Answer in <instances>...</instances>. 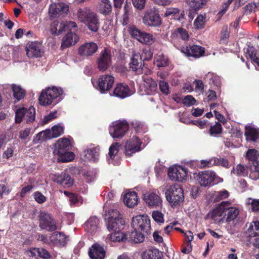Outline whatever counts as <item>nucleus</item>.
Wrapping results in <instances>:
<instances>
[{
	"mask_svg": "<svg viewBox=\"0 0 259 259\" xmlns=\"http://www.w3.org/2000/svg\"><path fill=\"white\" fill-rule=\"evenodd\" d=\"M142 144L141 140L136 136H133L125 144V154L131 156L134 153L141 150Z\"/></svg>",
	"mask_w": 259,
	"mask_h": 259,
	"instance_id": "nucleus-16",
	"label": "nucleus"
},
{
	"mask_svg": "<svg viewBox=\"0 0 259 259\" xmlns=\"http://www.w3.org/2000/svg\"><path fill=\"white\" fill-rule=\"evenodd\" d=\"M257 151L255 149H249L246 152V157L249 160V177L256 180L259 179V160Z\"/></svg>",
	"mask_w": 259,
	"mask_h": 259,
	"instance_id": "nucleus-6",
	"label": "nucleus"
},
{
	"mask_svg": "<svg viewBox=\"0 0 259 259\" xmlns=\"http://www.w3.org/2000/svg\"><path fill=\"white\" fill-rule=\"evenodd\" d=\"M193 177L199 183L201 186L207 187L214 185L216 174L213 171L205 170L198 173H194Z\"/></svg>",
	"mask_w": 259,
	"mask_h": 259,
	"instance_id": "nucleus-11",
	"label": "nucleus"
},
{
	"mask_svg": "<svg viewBox=\"0 0 259 259\" xmlns=\"http://www.w3.org/2000/svg\"><path fill=\"white\" fill-rule=\"evenodd\" d=\"M131 9V7L130 5L127 4V3L124 5V14L122 15V24L123 25H126L129 22V16H130V12Z\"/></svg>",
	"mask_w": 259,
	"mask_h": 259,
	"instance_id": "nucleus-51",
	"label": "nucleus"
},
{
	"mask_svg": "<svg viewBox=\"0 0 259 259\" xmlns=\"http://www.w3.org/2000/svg\"><path fill=\"white\" fill-rule=\"evenodd\" d=\"M51 244L58 246H65L68 241V237L61 232H55L51 235Z\"/></svg>",
	"mask_w": 259,
	"mask_h": 259,
	"instance_id": "nucleus-23",
	"label": "nucleus"
},
{
	"mask_svg": "<svg viewBox=\"0 0 259 259\" xmlns=\"http://www.w3.org/2000/svg\"><path fill=\"white\" fill-rule=\"evenodd\" d=\"M37 138L38 140L41 141H44L48 139L53 138V135L52 134V131L48 129L39 132L37 135Z\"/></svg>",
	"mask_w": 259,
	"mask_h": 259,
	"instance_id": "nucleus-48",
	"label": "nucleus"
},
{
	"mask_svg": "<svg viewBox=\"0 0 259 259\" xmlns=\"http://www.w3.org/2000/svg\"><path fill=\"white\" fill-rule=\"evenodd\" d=\"M205 17L200 15H199L195 20L194 25L196 29H200L204 27Z\"/></svg>",
	"mask_w": 259,
	"mask_h": 259,
	"instance_id": "nucleus-55",
	"label": "nucleus"
},
{
	"mask_svg": "<svg viewBox=\"0 0 259 259\" xmlns=\"http://www.w3.org/2000/svg\"><path fill=\"white\" fill-rule=\"evenodd\" d=\"M206 78H209L210 80L209 83H212L216 86H219L220 84L219 77L214 75L213 73H208L206 75Z\"/></svg>",
	"mask_w": 259,
	"mask_h": 259,
	"instance_id": "nucleus-59",
	"label": "nucleus"
},
{
	"mask_svg": "<svg viewBox=\"0 0 259 259\" xmlns=\"http://www.w3.org/2000/svg\"><path fill=\"white\" fill-rule=\"evenodd\" d=\"M113 95L121 99L125 98L131 95V91L127 84L119 83L113 90Z\"/></svg>",
	"mask_w": 259,
	"mask_h": 259,
	"instance_id": "nucleus-21",
	"label": "nucleus"
},
{
	"mask_svg": "<svg viewBox=\"0 0 259 259\" xmlns=\"http://www.w3.org/2000/svg\"><path fill=\"white\" fill-rule=\"evenodd\" d=\"M224 211H209L207 214L208 218H211L212 220L219 222L223 219Z\"/></svg>",
	"mask_w": 259,
	"mask_h": 259,
	"instance_id": "nucleus-53",
	"label": "nucleus"
},
{
	"mask_svg": "<svg viewBox=\"0 0 259 259\" xmlns=\"http://www.w3.org/2000/svg\"><path fill=\"white\" fill-rule=\"evenodd\" d=\"M214 165H221L226 168L230 167L228 160L223 158H214Z\"/></svg>",
	"mask_w": 259,
	"mask_h": 259,
	"instance_id": "nucleus-58",
	"label": "nucleus"
},
{
	"mask_svg": "<svg viewBox=\"0 0 259 259\" xmlns=\"http://www.w3.org/2000/svg\"><path fill=\"white\" fill-rule=\"evenodd\" d=\"M142 19L145 25L151 27L159 26L162 22L158 13L153 10L146 12Z\"/></svg>",
	"mask_w": 259,
	"mask_h": 259,
	"instance_id": "nucleus-14",
	"label": "nucleus"
},
{
	"mask_svg": "<svg viewBox=\"0 0 259 259\" xmlns=\"http://www.w3.org/2000/svg\"><path fill=\"white\" fill-rule=\"evenodd\" d=\"M54 181L64 187H69L73 184V180L70 176L65 172H62L60 175H55Z\"/></svg>",
	"mask_w": 259,
	"mask_h": 259,
	"instance_id": "nucleus-24",
	"label": "nucleus"
},
{
	"mask_svg": "<svg viewBox=\"0 0 259 259\" xmlns=\"http://www.w3.org/2000/svg\"><path fill=\"white\" fill-rule=\"evenodd\" d=\"M195 103L196 100L191 95L186 96L183 100V103L187 107L193 105Z\"/></svg>",
	"mask_w": 259,
	"mask_h": 259,
	"instance_id": "nucleus-61",
	"label": "nucleus"
},
{
	"mask_svg": "<svg viewBox=\"0 0 259 259\" xmlns=\"http://www.w3.org/2000/svg\"><path fill=\"white\" fill-rule=\"evenodd\" d=\"M259 7V3H250L246 5L244 8L245 13L250 14L253 11L255 12V9Z\"/></svg>",
	"mask_w": 259,
	"mask_h": 259,
	"instance_id": "nucleus-56",
	"label": "nucleus"
},
{
	"mask_svg": "<svg viewBox=\"0 0 259 259\" xmlns=\"http://www.w3.org/2000/svg\"><path fill=\"white\" fill-rule=\"evenodd\" d=\"M63 91L61 88L53 87L42 90L39 97L38 101L40 105L48 106L52 104L56 105L62 100Z\"/></svg>",
	"mask_w": 259,
	"mask_h": 259,
	"instance_id": "nucleus-2",
	"label": "nucleus"
},
{
	"mask_svg": "<svg viewBox=\"0 0 259 259\" xmlns=\"http://www.w3.org/2000/svg\"><path fill=\"white\" fill-rule=\"evenodd\" d=\"M119 147L120 145L117 142L113 143L110 147L108 154L111 159H113L118 153Z\"/></svg>",
	"mask_w": 259,
	"mask_h": 259,
	"instance_id": "nucleus-49",
	"label": "nucleus"
},
{
	"mask_svg": "<svg viewBox=\"0 0 259 259\" xmlns=\"http://www.w3.org/2000/svg\"><path fill=\"white\" fill-rule=\"evenodd\" d=\"M92 83L93 87L101 94H106L112 88L114 82V77L108 74L100 75L97 79H92Z\"/></svg>",
	"mask_w": 259,
	"mask_h": 259,
	"instance_id": "nucleus-5",
	"label": "nucleus"
},
{
	"mask_svg": "<svg viewBox=\"0 0 259 259\" xmlns=\"http://www.w3.org/2000/svg\"><path fill=\"white\" fill-rule=\"evenodd\" d=\"M25 51L29 58H38L42 56L41 44L38 41H29L26 45Z\"/></svg>",
	"mask_w": 259,
	"mask_h": 259,
	"instance_id": "nucleus-17",
	"label": "nucleus"
},
{
	"mask_svg": "<svg viewBox=\"0 0 259 259\" xmlns=\"http://www.w3.org/2000/svg\"><path fill=\"white\" fill-rule=\"evenodd\" d=\"M156 251H154L151 249L147 250L141 254L142 259H161L157 255Z\"/></svg>",
	"mask_w": 259,
	"mask_h": 259,
	"instance_id": "nucleus-47",
	"label": "nucleus"
},
{
	"mask_svg": "<svg viewBox=\"0 0 259 259\" xmlns=\"http://www.w3.org/2000/svg\"><path fill=\"white\" fill-rule=\"evenodd\" d=\"M57 111L51 112L48 115H46L44 116L43 120H42L43 123L44 124L48 123L50 121L56 118L57 117Z\"/></svg>",
	"mask_w": 259,
	"mask_h": 259,
	"instance_id": "nucleus-62",
	"label": "nucleus"
},
{
	"mask_svg": "<svg viewBox=\"0 0 259 259\" xmlns=\"http://www.w3.org/2000/svg\"><path fill=\"white\" fill-rule=\"evenodd\" d=\"M223 128L221 124L219 122H216L214 125L210 126L208 133L210 136L216 137L221 134Z\"/></svg>",
	"mask_w": 259,
	"mask_h": 259,
	"instance_id": "nucleus-41",
	"label": "nucleus"
},
{
	"mask_svg": "<svg viewBox=\"0 0 259 259\" xmlns=\"http://www.w3.org/2000/svg\"><path fill=\"white\" fill-rule=\"evenodd\" d=\"M98 47L93 42H87L81 45L78 49V54L81 56H91L97 51Z\"/></svg>",
	"mask_w": 259,
	"mask_h": 259,
	"instance_id": "nucleus-19",
	"label": "nucleus"
},
{
	"mask_svg": "<svg viewBox=\"0 0 259 259\" xmlns=\"http://www.w3.org/2000/svg\"><path fill=\"white\" fill-rule=\"evenodd\" d=\"M152 218L154 220L159 223H164V215L161 211H153Z\"/></svg>",
	"mask_w": 259,
	"mask_h": 259,
	"instance_id": "nucleus-60",
	"label": "nucleus"
},
{
	"mask_svg": "<svg viewBox=\"0 0 259 259\" xmlns=\"http://www.w3.org/2000/svg\"><path fill=\"white\" fill-rule=\"evenodd\" d=\"M181 52L187 57L196 59L204 56L205 49L200 46L194 45L182 47Z\"/></svg>",
	"mask_w": 259,
	"mask_h": 259,
	"instance_id": "nucleus-15",
	"label": "nucleus"
},
{
	"mask_svg": "<svg viewBox=\"0 0 259 259\" xmlns=\"http://www.w3.org/2000/svg\"><path fill=\"white\" fill-rule=\"evenodd\" d=\"M78 20L83 23L92 32H97L100 28V23L96 13L87 8H80L77 12Z\"/></svg>",
	"mask_w": 259,
	"mask_h": 259,
	"instance_id": "nucleus-1",
	"label": "nucleus"
},
{
	"mask_svg": "<svg viewBox=\"0 0 259 259\" xmlns=\"http://www.w3.org/2000/svg\"><path fill=\"white\" fill-rule=\"evenodd\" d=\"M113 232L109 235V239L112 242H120L123 240L124 235L120 230L113 231Z\"/></svg>",
	"mask_w": 259,
	"mask_h": 259,
	"instance_id": "nucleus-45",
	"label": "nucleus"
},
{
	"mask_svg": "<svg viewBox=\"0 0 259 259\" xmlns=\"http://www.w3.org/2000/svg\"><path fill=\"white\" fill-rule=\"evenodd\" d=\"M189 5L191 11H196L205 5L207 0H185Z\"/></svg>",
	"mask_w": 259,
	"mask_h": 259,
	"instance_id": "nucleus-35",
	"label": "nucleus"
},
{
	"mask_svg": "<svg viewBox=\"0 0 259 259\" xmlns=\"http://www.w3.org/2000/svg\"><path fill=\"white\" fill-rule=\"evenodd\" d=\"M144 85L147 89L148 94L152 95L157 92V84L152 78L148 77L145 79Z\"/></svg>",
	"mask_w": 259,
	"mask_h": 259,
	"instance_id": "nucleus-31",
	"label": "nucleus"
},
{
	"mask_svg": "<svg viewBox=\"0 0 259 259\" xmlns=\"http://www.w3.org/2000/svg\"><path fill=\"white\" fill-rule=\"evenodd\" d=\"M246 53L254 65L259 67V51L257 52L255 48L252 46L248 45L246 50Z\"/></svg>",
	"mask_w": 259,
	"mask_h": 259,
	"instance_id": "nucleus-30",
	"label": "nucleus"
},
{
	"mask_svg": "<svg viewBox=\"0 0 259 259\" xmlns=\"http://www.w3.org/2000/svg\"><path fill=\"white\" fill-rule=\"evenodd\" d=\"M245 136L247 141L255 142L259 137V130L249 126L245 127Z\"/></svg>",
	"mask_w": 259,
	"mask_h": 259,
	"instance_id": "nucleus-29",
	"label": "nucleus"
},
{
	"mask_svg": "<svg viewBox=\"0 0 259 259\" xmlns=\"http://www.w3.org/2000/svg\"><path fill=\"white\" fill-rule=\"evenodd\" d=\"M26 114V108L22 107L17 109L15 113V122L20 123L22 121L23 118L25 119Z\"/></svg>",
	"mask_w": 259,
	"mask_h": 259,
	"instance_id": "nucleus-50",
	"label": "nucleus"
},
{
	"mask_svg": "<svg viewBox=\"0 0 259 259\" xmlns=\"http://www.w3.org/2000/svg\"><path fill=\"white\" fill-rule=\"evenodd\" d=\"M248 204H251V210H259V199L248 198Z\"/></svg>",
	"mask_w": 259,
	"mask_h": 259,
	"instance_id": "nucleus-64",
	"label": "nucleus"
},
{
	"mask_svg": "<svg viewBox=\"0 0 259 259\" xmlns=\"http://www.w3.org/2000/svg\"><path fill=\"white\" fill-rule=\"evenodd\" d=\"M112 63V55L111 50L104 48L100 52L96 60L97 68L100 71H105Z\"/></svg>",
	"mask_w": 259,
	"mask_h": 259,
	"instance_id": "nucleus-8",
	"label": "nucleus"
},
{
	"mask_svg": "<svg viewBox=\"0 0 259 259\" xmlns=\"http://www.w3.org/2000/svg\"><path fill=\"white\" fill-rule=\"evenodd\" d=\"M249 237H254L259 235V222L254 221L251 223L247 229Z\"/></svg>",
	"mask_w": 259,
	"mask_h": 259,
	"instance_id": "nucleus-39",
	"label": "nucleus"
},
{
	"mask_svg": "<svg viewBox=\"0 0 259 259\" xmlns=\"http://www.w3.org/2000/svg\"><path fill=\"white\" fill-rule=\"evenodd\" d=\"M229 196V192L226 190L218 191L215 193L214 201L219 202L223 199L227 198Z\"/></svg>",
	"mask_w": 259,
	"mask_h": 259,
	"instance_id": "nucleus-52",
	"label": "nucleus"
},
{
	"mask_svg": "<svg viewBox=\"0 0 259 259\" xmlns=\"http://www.w3.org/2000/svg\"><path fill=\"white\" fill-rule=\"evenodd\" d=\"M70 147L71 145L69 140L66 138H61L55 144L53 153L54 154H56L67 151L70 150Z\"/></svg>",
	"mask_w": 259,
	"mask_h": 259,
	"instance_id": "nucleus-25",
	"label": "nucleus"
},
{
	"mask_svg": "<svg viewBox=\"0 0 259 259\" xmlns=\"http://www.w3.org/2000/svg\"><path fill=\"white\" fill-rule=\"evenodd\" d=\"M100 149L98 147L88 149L84 151L85 160L96 162L99 157Z\"/></svg>",
	"mask_w": 259,
	"mask_h": 259,
	"instance_id": "nucleus-27",
	"label": "nucleus"
},
{
	"mask_svg": "<svg viewBox=\"0 0 259 259\" xmlns=\"http://www.w3.org/2000/svg\"><path fill=\"white\" fill-rule=\"evenodd\" d=\"M58 156L59 161L62 162H67L71 161L74 158L75 155L73 152L69 151H64L60 153L56 154Z\"/></svg>",
	"mask_w": 259,
	"mask_h": 259,
	"instance_id": "nucleus-33",
	"label": "nucleus"
},
{
	"mask_svg": "<svg viewBox=\"0 0 259 259\" xmlns=\"http://www.w3.org/2000/svg\"><path fill=\"white\" fill-rule=\"evenodd\" d=\"M143 232L135 230L131 233L130 238L135 243L142 242L144 240V235Z\"/></svg>",
	"mask_w": 259,
	"mask_h": 259,
	"instance_id": "nucleus-42",
	"label": "nucleus"
},
{
	"mask_svg": "<svg viewBox=\"0 0 259 259\" xmlns=\"http://www.w3.org/2000/svg\"><path fill=\"white\" fill-rule=\"evenodd\" d=\"M89 254L92 259H104L106 251L102 246L99 244L96 243L90 248Z\"/></svg>",
	"mask_w": 259,
	"mask_h": 259,
	"instance_id": "nucleus-20",
	"label": "nucleus"
},
{
	"mask_svg": "<svg viewBox=\"0 0 259 259\" xmlns=\"http://www.w3.org/2000/svg\"><path fill=\"white\" fill-rule=\"evenodd\" d=\"M77 28V25L75 22L73 21H68L66 23H60V30L61 32H73L76 30Z\"/></svg>",
	"mask_w": 259,
	"mask_h": 259,
	"instance_id": "nucleus-37",
	"label": "nucleus"
},
{
	"mask_svg": "<svg viewBox=\"0 0 259 259\" xmlns=\"http://www.w3.org/2000/svg\"><path fill=\"white\" fill-rule=\"evenodd\" d=\"M139 56L135 55H134L131 59V62L130 63V68L136 71L137 74L142 73V68H141L142 63L138 61Z\"/></svg>",
	"mask_w": 259,
	"mask_h": 259,
	"instance_id": "nucleus-34",
	"label": "nucleus"
},
{
	"mask_svg": "<svg viewBox=\"0 0 259 259\" xmlns=\"http://www.w3.org/2000/svg\"><path fill=\"white\" fill-rule=\"evenodd\" d=\"M79 39V37L73 32H68L62 39V42L61 48L62 49L71 47L77 43Z\"/></svg>",
	"mask_w": 259,
	"mask_h": 259,
	"instance_id": "nucleus-22",
	"label": "nucleus"
},
{
	"mask_svg": "<svg viewBox=\"0 0 259 259\" xmlns=\"http://www.w3.org/2000/svg\"><path fill=\"white\" fill-rule=\"evenodd\" d=\"M118 212L119 211H105L103 214L109 231H116L123 228L124 221Z\"/></svg>",
	"mask_w": 259,
	"mask_h": 259,
	"instance_id": "nucleus-3",
	"label": "nucleus"
},
{
	"mask_svg": "<svg viewBox=\"0 0 259 259\" xmlns=\"http://www.w3.org/2000/svg\"><path fill=\"white\" fill-rule=\"evenodd\" d=\"M112 10V6L109 0H101L99 6L100 12L105 15H108Z\"/></svg>",
	"mask_w": 259,
	"mask_h": 259,
	"instance_id": "nucleus-38",
	"label": "nucleus"
},
{
	"mask_svg": "<svg viewBox=\"0 0 259 259\" xmlns=\"http://www.w3.org/2000/svg\"><path fill=\"white\" fill-rule=\"evenodd\" d=\"M156 66L159 67H164L169 65V60L167 56L163 53L158 54L155 58Z\"/></svg>",
	"mask_w": 259,
	"mask_h": 259,
	"instance_id": "nucleus-36",
	"label": "nucleus"
},
{
	"mask_svg": "<svg viewBox=\"0 0 259 259\" xmlns=\"http://www.w3.org/2000/svg\"><path fill=\"white\" fill-rule=\"evenodd\" d=\"M132 226L134 229L148 234L151 229L150 219L146 214H140L133 217Z\"/></svg>",
	"mask_w": 259,
	"mask_h": 259,
	"instance_id": "nucleus-7",
	"label": "nucleus"
},
{
	"mask_svg": "<svg viewBox=\"0 0 259 259\" xmlns=\"http://www.w3.org/2000/svg\"><path fill=\"white\" fill-rule=\"evenodd\" d=\"M187 174V169L181 166L169 168L168 170V176L174 181L183 182L186 180Z\"/></svg>",
	"mask_w": 259,
	"mask_h": 259,
	"instance_id": "nucleus-12",
	"label": "nucleus"
},
{
	"mask_svg": "<svg viewBox=\"0 0 259 259\" xmlns=\"http://www.w3.org/2000/svg\"><path fill=\"white\" fill-rule=\"evenodd\" d=\"M238 210V209L235 207L231 206V202L229 201H222L219 203L216 208L213 209L212 210Z\"/></svg>",
	"mask_w": 259,
	"mask_h": 259,
	"instance_id": "nucleus-40",
	"label": "nucleus"
},
{
	"mask_svg": "<svg viewBox=\"0 0 259 259\" xmlns=\"http://www.w3.org/2000/svg\"><path fill=\"white\" fill-rule=\"evenodd\" d=\"M64 194L69 197L71 205H77L79 202L78 196L77 194L67 191H65Z\"/></svg>",
	"mask_w": 259,
	"mask_h": 259,
	"instance_id": "nucleus-57",
	"label": "nucleus"
},
{
	"mask_svg": "<svg viewBox=\"0 0 259 259\" xmlns=\"http://www.w3.org/2000/svg\"><path fill=\"white\" fill-rule=\"evenodd\" d=\"M39 226L42 229L53 231L57 229L55 221L46 211H40Z\"/></svg>",
	"mask_w": 259,
	"mask_h": 259,
	"instance_id": "nucleus-13",
	"label": "nucleus"
},
{
	"mask_svg": "<svg viewBox=\"0 0 259 259\" xmlns=\"http://www.w3.org/2000/svg\"><path fill=\"white\" fill-rule=\"evenodd\" d=\"M165 15L166 17H170L171 19L180 21L184 18V11H180L178 8H169L167 9Z\"/></svg>",
	"mask_w": 259,
	"mask_h": 259,
	"instance_id": "nucleus-28",
	"label": "nucleus"
},
{
	"mask_svg": "<svg viewBox=\"0 0 259 259\" xmlns=\"http://www.w3.org/2000/svg\"><path fill=\"white\" fill-rule=\"evenodd\" d=\"M165 197L171 206H176L184 200L183 190L180 185H171L166 190Z\"/></svg>",
	"mask_w": 259,
	"mask_h": 259,
	"instance_id": "nucleus-4",
	"label": "nucleus"
},
{
	"mask_svg": "<svg viewBox=\"0 0 259 259\" xmlns=\"http://www.w3.org/2000/svg\"><path fill=\"white\" fill-rule=\"evenodd\" d=\"M178 38H181L184 41H188L189 39V35L188 31L182 27L178 28L175 32Z\"/></svg>",
	"mask_w": 259,
	"mask_h": 259,
	"instance_id": "nucleus-46",
	"label": "nucleus"
},
{
	"mask_svg": "<svg viewBox=\"0 0 259 259\" xmlns=\"http://www.w3.org/2000/svg\"><path fill=\"white\" fill-rule=\"evenodd\" d=\"M129 129V124L126 121L113 122L109 128V134L113 138H121Z\"/></svg>",
	"mask_w": 259,
	"mask_h": 259,
	"instance_id": "nucleus-10",
	"label": "nucleus"
},
{
	"mask_svg": "<svg viewBox=\"0 0 259 259\" xmlns=\"http://www.w3.org/2000/svg\"><path fill=\"white\" fill-rule=\"evenodd\" d=\"M13 97L17 101L22 99L25 96L26 92L21 86L13 84L12 85Z\"/></svg>",
	"mask_w": 259,
	"mask_h": 259,
	"instance_id": "nucleus-32",
	"label": "nucleus"
},
{
	"mask_svg": "<svg viewBox=\"0 0 259 259\" xmlns=\"http://www.w3.org/2000/svg\"><path fill=\"white\" fill-rule=\"evenodd\" d=\"M138 200L137 194L135 191L126 193L123 197L124 204L129 208H134L138 204Z\"/></svg>",
	"mask_w": 259,
	"mask_h": 259,
	"instance_id": "nucleus-26",
	"label": "nucleus"
},
{
	"mask_svg": "<svg viewBox=\"0 0 259 259\" xmlns=\"http://www.w3.org/2000/svg\"><path fill=\"white\" fill-rule=\"evenodd\" d=\"M99 224L98 219L95 217H92L86 222L85 226L89 230V231L93 232L96 229Z\"/></svg>",
	"mask_w": 259,
	"mask_h": 259,
	"instance_id": "nucleus-43",
	"label": "nucleus"
},
{
	"mask_svg": "<svg viewBox=\"0 0 259 259\" xmlns=\"http://www.w3.org/2000/svg\"><path fill=\"white\" fill-rule=\"evenodd\" d=\"M35 109L33 107H30L28 109L26 108L25 119L27 123L32 122L35 120Z\"/></svg>",
	"mask_w": 259,
	"mask_h": 259,
	"instance_id": "nucleus-44",
	"label": "nucleus"
},
{
	"mask_svg": "<svg viewBox=\"0 0 259 259\" xmlns=\"http://www.w3.org/2000/svg\"><path fill=\"white\" fill-rule=\"evenodd\" d=\"M53 138H55L60 136L64 133V127L62 126L56 125L52 127Z\"/></svg>",
	"mask_w": 259,
	"mask_h": 259,
	"instance_id": "nucleus-54",
	"label": "nucleus"
},
{
	"mask_svg": "<svg viewBox=\"0 0 259 259\" xmlns=\"http://www.w3.org/2000/svg\"><path fill=\"white\" fill-rule=\"evenodd\" d=\"M131 35L141 43L146 45H152L155 41V38L153 35L145 32L141 31L135 26H132L128 29Z\"/></svg>",
	"mask_w": 259,
	"mask_h": 259,
	"instance_id": "nucleus-9",
	"label": "nucleus"
},
{
	"mask_svg": "<svg viewBox=\"0 0 259 259\" xmlns=\"http://www.w3.org/2000/svg\"><path fill=\"white\" fill-rule=\"evenodd\" d=\"M159 89L161 92L165 95L169 93L168 84L163 80H160L159 82Z\"/></svg>",
	"mask_w": 259,
	"mask_h": 259,
	"instance_id": "nucleus-63",
	"label": "nucleus"
},
{
	"mask_svg": "<svg viewBox=\"0 0 259 259\" xmlns=\"http://www.w3.org/2000/svg\"><path fill=\"white\" fill-rule=\"evenodd\" d=\"M143 200L150 208L162 209V201L161 197L155 193L143 195Z\"/></svg>",
	"mask_w": 259,
	"mask_h": 259,
	"instance_id": "nucleus-18",
	"label": "nucleus"
}]
</instances>
